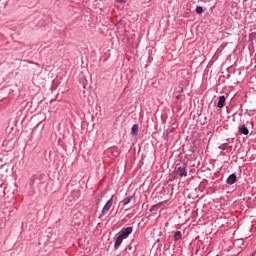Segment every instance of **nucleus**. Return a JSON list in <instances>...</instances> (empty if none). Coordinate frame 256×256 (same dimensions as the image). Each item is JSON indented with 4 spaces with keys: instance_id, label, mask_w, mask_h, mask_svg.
<instances>
[{
    "instance_id": "nucleus-3",
    "label": "nucleus",
    "mask_w": 256,
    "mask_h": 256,
    "mask_svg": "<svg viewBox=\"0 0 256 256\" xmlns=\"http://www.w3.org/2000/svg\"><path fill=\"white\" fill-rule=\"evenodd\" d=\"M111 207H113V196H111V198L106 202V204L102 208V211L98 219H101L102 217H104V215H107V212L109 211V209H111Z\"/></svg>"
},
{
    "instance_id": "nucleus-13",
    "label": "nucleus",
    "mask_w": 256,
    "mask_h": 256,
    "mask_svg": "<svg viewBox=\"0 0 256 256\" xmlns=\"http://www.w3.org/2000/svg\"><path fill=\"white\" fill-rule=\"evenodd\" d=\"M116 2L123 4V3H127V0H116Z\"/></svg>"
},
{
    "instance_id": "nucleus-11",
    "label": "nucleus",
    "mask_w": 256,
    "mask_h": 256,
    "mask_svg": "<svg viewBox=\"0 0 256 256\" xmlns=\"http://www.w3.org/2000/svg\"><path fill=\"white\" fill-rule=\"evenodd\" d=\"M229 147V143H223L219 146V149H221V151H226V149Z\"/></svg>"
},
{
    "instance_id": "nucleus-9",
    "label": "nucleus",
    "mask_w": 256,
    "mask_h": 256,
    "mask_svg": "<svg viewBox=\"0 0 256 256\" xmlns=\"http://www.w3.org/2000/svg\"><path fill=\"white\" fill-rule=\"evenodd\" d=\"M131 201H133V196H128L124 200H122L121 203L125 207L126 205H129Z\"/></svg>"
},
{
    "instance_id": "nucleus-10",
    "label": "nucleus",
    "mask_w": 256,
    "mask_h": 256,
    "mask_svg": "<svg viewBox=\"0 0 256 256\" xmlns=\"http://www.w3.org/2000/svg\"><path fill=\"white\" fill-rule=\"evenodd\" d=\"M239 133H241V135H249V129L247 128V126L243 125L239 129Z\"/></svg>"
},
{
    "instance_id": "nucleus-2",
    "label": "nucleus",
    "mask_w": 256,
    "mask_h": 256,
    "mask_svg": "<svg viewBox=\"0 0 256 256\" xmlns=\"http://www.w3.org/2000/svg\"><path fill=\"white\" fill-rule=\"evenodd\" d=\"M175 175L178 177H187V163L178 165V167L175 168Z\"/></svg>"
},
{
    "instance_id": "nucleus-12",
    "label": "nucleus",
    "mask_w": 256,
    "mask_h": 256,
    "mask_svg": "<svg viewBox=\"0 0 256 256\" xmlns=\"http://www.w3.org/2000/svg\"><path fill=\"white\" fill-rule=\"evenodd\" d=\"M195 11H196V13H198V15H201V13H203V7L197 6Z\"/></svg>"
},
{
    "instance_id": "nucleus-14",
    "label": "nucleus",
    "mask_w": 256,
    "mask_h": 256,
    "mask_svg": "<svg viewBox=\"0 0 256 256\" xmlns=\"http://www.w3.org/2000/svg\"><path fill=\"white\" fill-rule=\"evenodd\" d=\"M176 98H177V99H179V95H178V96H176Z\"/></svg>"
},
{
    "instance_id": "nucleus-8",
    "label": "nucleus",
    "mask_w": 256,
    "mask_h": 256,
    "mask_svg": "<svg viewBox=\"0 0 256 256\" xmlns=\"http://www.w3.org/2000/svg\"><path fill=\"white\" fill-rule=\"evenodd\" d=\"M181 239H183V234L181 233V231H176L174 233V241H181Z\"/></svg>"
},
{
    "instance_id": "nucleus-5",
    "label": "nucleus",
    "mask_w": 256,
    "mask_h": 256,
    "mask_svg": "<svg viewBox=\"0 0 256 256\" xmlns=\"http://www.w3.org/2000/svg\"><path fill=\"white\" fill-rule=\"evenodd\" d=\"M225 101H227V99L225 98L224 95H222V96L219 97V100H218V103H217V107H218V109H219L220 111H221V109H222L223 107H225Z\"/></svg>"
},
{
    "instance_id": "nucleus-7",
    "label": "nucleus",
    "mask_w": 256,
    "mask_h": 256,
    "mask_svg": "<svg viewBox=\"0 0 256 256\" xmlns=\"http://www.w3.org/2000/svg\"><path fill=\"white\" fill-rule=\"evenodd\" d=\"M139 133V125L138 124H134L131 128V135H133V137H136V135Z\"/></svg>"
},
{
    "instance_id": "nucleus-4",
    "label": "nucleus",
    "mask_w": 256,
    "mask_h": 256,
    "mask_svg": "<svg viewBox=\"0 0 256 256\" xmlns=\"http://www.w3.org/2000/svg\"><path fill=\"white\" fill-rule=\"evenodd\" d=\"M226 183L228 185H235V183H237V174L236 173L230 174L226 179Z\"/></svg>"
},
{
    "instance_id": "nucleus-1",
    "label": "nucleus",
    "mask_w": 256,
    "mask_h": 256,
    "mask_svg": "<svg viewBox=\"0 0 256 256\" xmlns=\"http://www.w3.org/2000/svg\"><path fill=\"white\" fill-rule=\"evenodd\" d=\"M131 233H133V227L128 226L126 228H123L115 240L114 247H121V243H123V240L127 239L131 235Z\"/></svg>"
},
{
    "instance_id": "nucleus-15",
    "label": "nucleus",
    "mask_w": 256,
    "mask_h": 256,
    "mask_svg": "<svg viewBox=\"0 0 256 256\" xmlns=\"http://www.w3.org/2000/svg\"><path fill=\"white\" fill-rule=\"evenodd\" d=\"M171 132H173V129H170Z\"/></svg>"
},
{
    "instance_id": "nucleus-6",
    "label": "nucleus",
    "mask_w": 256,
    "mask_h": 256,
    "mask_svg": "<svg viewBox=\"0 0 256 256\" xmlns=\"http://www.w3.org/2000/svg\"><path fill=\"white\" fill-rule=\"evenodd\" d=\"M167 201H162V202H159L158 204H155L153 205L151 208H150V212L153 213V211H158L160 207H163L164 204H166Z\"/></svg>"
}]
</instances>
